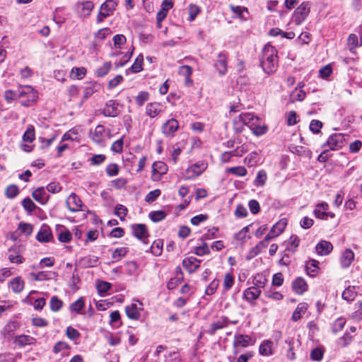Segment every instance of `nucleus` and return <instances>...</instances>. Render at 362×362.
<instances>
[{"mask_svg": "<svg viewBox=\"0 0 362 362\" xmlns=\"http://www.w3.org/2000/svg\"><path fill=\"white\" fill-rule=\"evenodd\" d=\"M346 325V319L344 317L337 318L332 324V331L333 333L337 334V332L342 330L344 325Z\"/></svg>", "mask_w": 362, "mask_h": 362, "instance_id": "obj_44", "label": "nucleus"}, {"mask_svg": "<svg viewBox=\"0 0 362 362\" xmlns=\"http://www.w3.org/2000/svg\"><path fill=\"white\" fill-rule=\"evenodd\" d=\"M323 351L320 348L314 349L310 353V358L313 361H320L323 358Z\"/></svg>", "mask_w": 362, "mask_h": 362, "instance_id": "obj_64", "label": "nucleus"}, {"mask_svg": "<svg viewBox=\"0 0 362 362\" xmlns=\"http://www.w3.org/2000/svg\"><path fill=\"white\" fill-rule=\"evenodd\" d=\"M49 304H50V309L54 312H57L61 309V308L62 307L63 303L57 296H52L50 299Z\"/></svg>", "mask_w": 362, "mask_h": 362, "instance_id": "obj_55", "label": "nucleus"}, {"mask_svg": "<svg viewBox=\"0 0 362 362\" xmlns=\"http://www.w3.org/2000/svg\"><path fill=\"white\" fill-rule=\"evenodd\" d=\"M354 259V253L353 252V251L350 249L345 250L341 257V264L342 267H349L352 263Z\"/></svg>", "mask_w": 362, "mask_h": 362, "instance_id": "obj_29", "label": "nucleus"}, {"mask_svg": "<svg viewBox=\"0 0 362 362\" xmlns=\"http://www.w3.org/2000/svg\"><path fill=\"white\" fill-rule=\"evenodd\" d=\"M143 61H144L143 55L142 54L138 55L137 57L136 58L134 64L129 68L131 71L132 73L140 72L143 69V67H142Z\"/></svg>", "mask_w": 362, "mask_h": 362, "instance_id": "obj_41", "label": "nucleus"}, {"mask_svg": "<svg viewBox=\"0 0 362 362\" xmlns=\"http://www.w3.org/2000/svg\"><path fill=\"white\" fill-rule=\"evenodd\" d=\"M276 48L269 44L264 47L259 64L267 74H272L276 71L279 63Z\"/></svg>", "mask_w": 362, "mask_h": 362, "instance_id": "obj_1", "label": "nucleus"}, {"mask_svg": "<svg viewBox=\"0 0 362 362\" xmlns=\"http://www.w3.org/2000/svg\"><path fill=\"white\" fill-rule=\"evenodd\" d=\"M179 75L185 77V84L187 86H191L193 84V81L191 78L192 74V69L188 65H183L179 68Z\"/></svg>", "mask_w": 362, "mask_h": 362, "instance_id": "obj_22", "label": "nucleus"}, {"mask_svg": "<svg viewBox=\"0 0 362 362\" xmlns=\"http://www.w3.org/2000/svg\"><path fill=\"white\" fill-rule=\"evenodd\" d=\"M8 259L12 263L21 264L24 261V258L20 255L16 248H11L8 251Z\"/></svg>", "mask_w": 362, "mask_h": 362, "instance_id": "obj_34", "label": "nucleus"}, {"mask_svg": "<svg viewBox=\"0 0 362 362\" xmlns=\"http://www.w3.org/2000/svg\"><path fill=\"white\" fill-rule=\"evenodd\" d=\"M230 324V320L226 316H221L216 321L210 325V327L207 331L210 335H214L218 329H221L228 327Z\"/></svg>", "mask_w": 362, "mask_h": 362, "instance_id": "obj_10", "label": "nucleus"}, {"mask_svg": "<svg viewBox=\"0 0 362 362\" xmlns=\"http://www.w3.org/2000/svg\"><path fill=\"white\" fill-rule=\"evenodd\" d=\"M98 264V258L95 255H86L78 260V264L83 268L93 267Z\"/></svg>", "mask_w": 362, "mask_h": 362, "instance_id": "obj_20", "label": "nucleus"}, {"mask_svg": "<svg viewBox=\"0 0 362 362\" xmlns=\"http://www.w3.org/2000/svg\"><path fill=\"white\" fill-rule=\"evenodd\" d=\"M206 168L204 162H198L186 170L185 180H191L200 175Z\"/></svg>", "mask_w": 362, "mask_h": 362, "instance_id": "obj_8", "label": "nucleus"}, {"mask_svg": "<svg viewBox=\"0 0 362 362\" xmlns=\"http://www.w3.org/2000/svg\"><path fill=\"white\" fill-rule=\"evenodd\" d=\"M228 173H231L233 175L239 176V177H243L247 175V170L243 166H236V167H232L229 168L226 170Z\"/></svg>", "mask_w": 362, "mask_h": 362, "instance_id": "obj_50", "label": "nucleus"}, {"mask_svg": "<svg viewBox=\"0 0 362 362\" xmlns=\"http://www.w3.org/2000/svg\"><path fill=\"white\" fill-rule=\"evenodd\" d=\"M164 362H182V358L177 351H170L165 355Z\"/></svg>", "mask_w": 362, "mask_h": 362, "instance_id": "obj_45", "label": "nucleus"}, {"mask_svg": "<svg viewBox=\"0 0 362 362\" xmlns=\"http://www.w3.org/2000/svg\"><path fill=\"white\" fill-rule=\"evenodd\" d=\"M18 99L23 106H30L37 100V93L31 86H25L20 87L17 90Z\"/></svg>", "mask_w": 362, "mask_h": 362, "instance_id": "obj_3", "label": "nucleus"}, {"mask_svg": "<svg viewBox=\"0 0 362 362\" xmlns=\"http://www.w3.org/2000/svg\"><path fill=\"white\" fill-rule=\"evenodd\" d=\"M161 105L159 103H150L146 107V114L151 118H154L159 115L161 110Z\"/></svg>", "mask_w": 362, "mask_h": 362, "instance_id": "obj_28", "label": "nucleus"}, {"mask_svg": "<svg viewBox=\"0 0 362 362\" xmlns=\"http://www.w3.org/2000/svg\"><path fill=\"white\" fill-rule=\"evenodd\" d=\"M86 74V69L84 67H74L71 71L70 76L74 79H82Z\"/></svg>", "mask_w": 362, "mask_h": 362, "instance_id": "obj_40", "label": "nucleus"}, {"mask_svg": "<svg viewBox=\"0 0 362 362\" xmlns=\"http://www.w3.org/2000/svg\"><path fill=\"white\" fill-rule=\"evenodd\" d=\"M215 67L220 75H224L227 71V57L226 54L220 52L218 55V59L215 63Z\"/></svg>", "mask_w": 362, "mask_h": 362, "instance_id": "obj_21", "label": "nucleus"}, {"mask_svg": "<svg viewBox=\"0 0 362 362\" xmlns=\"http://www.w3.org/2000/svg\"><path fill=\"white\" fill-rule=\"evenodd\" d=\"M356 296L355 286L347 287L342 293V298L347 301H352Z\"/></svg>", "mask_w": 362, "mask_h": 362, "instance_id": "obj_39", "label": "nucleus"}, {"mask_svg": "<svg viewBox=\"0 0 362 362\" xmlns=\"http://www.w3.org/2000/svg\"><path fill=\"white\" fill-rule=\"evenodd\" d=\"M345 139L343 134H332L329 136L326 143L323 144V146H329L332 151H335L341 148L344 144Z\"/></svg>", "mask_w": 362, "mask_h": 362, "instance_id": "obj_6", "label": "nucleus"}, {"mask_svg": "<svg viewBox=\"0 0 362 362\" xmlns=\"http://www.w3.org/2000/svg\"><path fill=\"white\" fill-rule=\"evenodd\" d=\"M253 344L254 341L250 336L242 334H235L233 344L234 355L239 353L238 347L246 348L253 345Z\"/></svg>", "mask_w": 362, "mask_h": 362, "instance_id": "obj_4", "label": "nucleus"}, {"mask_svg": "<svg viewBox=\"0 0 362 362\" xmlns=\"http://www.w3.org/2000/svg\"><path fill=\"white\" fill-rule=\"evenodd\" d=\"M166 215L167 214L165 211L159 210L151 211L149 214V218L153 222L157 223L163 220L166 217Z\"/></svg>", "mask_w": 362, "mask_h": 362, "instance_id": "obj_47", "label": "nucleus"}, {"mask_svg": "<svg viewBox=\"0 0 362 362\" xmlns=\"http://www.w3.org/2000/svg\"><path fill=\"white\" fill-rule=\"evenodd\" d=\"M259 354L262 356H269L272 354V342L269 341H263L259 346Z\"/></svg>", "mask_w": 362, "mask_h": 362, "instance_id": "obj_46", "label": "nucleus"}, {"mask_svg": "<svg viewBox=\"0 0 362 362\" xmlns=\"http://www.w3.org/2000/svg\"><path fill=\"white\" fill-rule=\"evenodd\" d=\"M78 132L76 129H70L69 131H68L63 135V136L62 138V141H68V140L76 141V140H78Z\"/></svg>", "mask_w": 362, "mask_h": 362, "instance_id": "obj_56", "label": "nucleus"}, {"mask_svg": "<svg viewBox=\"0 0 362 362\" xmlns=\"http://www.w3.org/2000/svg\"><path fill=\"white\" fill-rule=\"evenodd\" d=\"M234 284V278L230 273H227L224 276L223 280V290L224 292L229 291Z\"/></svg>", "mask_w": 362, "mask_h": 362, "instance_id": "obj_51", "label": "nucleus"}, {"mask_svg": "<svg viewBox=\"0 0 362 362\" xmlns=\"http://www.w3.org/2000/svg\"><path fill=\"white\" fill-rule=\"evenodd\" d=\"M18 229L22 233H24L26 235H30L33 233V227L30 223H20Z\"/></svg>", "mask_w": 362, "mask_h": 362, "instance_id": "obj_61", "label": "nucleus"}, {"mask_svg": "<svg viewBox=\"0 0 362 362\" xmlns=\"http://www.w3.org/2000/svg\"><path fill=\"white\" fill-rule=\"evenodd\" d=\"M200 262L196 257H189L183 259L182 266L189 273H193L199 267Z\"/></svg>", "mask_w": 362, "mask_h": 362, "instance_id": "obj_16", "label": "nucleus"}, {"mask_svg": "<svg viewBox=\"0 0 362 362\" xmlns=\"http://www.w3.org/2000/svg\"><path fill=\"white\" fill-rule=\"evenodd\" d=\"M23 139L26 142H32L35 140V129L32 125H29L23 136Z\"/></svg>", "mask_w": 362, "mask_h": 362, "instance_id": "obj_53", "label": "nucleus"}, {"mask_svg": "<svg viewBox=\"0 0 362 362\" xmlns=\"http://www.w3.org/2000/svg\"><path fill=\"white\" fill-rule=\"evenodd\" d=\"M257 122H255V125L251 126L250 128L252 131L253 134L257 136H261L264 134L267 131V127L265 126L258 125Z\"/></svg>", "mask_w": 362, "mask_h": 362, "instance_id": "obj_57", "label": "nucleus"}, {"mask_svg": "<svg viewBox=\"0 0 362 362\" xmlns=\"http://www.w3.org/2000/svg\"><path fill=\"white\" fill-rule=\"evenodd\" d=\"M267 281V280L264 276L257 274L254 276L252 287H257L260 289L261 288L264 287Z\"/></svg>", "mask_w": 362, "mask_h": 362, "instance_id": "obj_52", "label": "nucleus"}, {"mask_svg": "<svg viewBox=\"0 0 362 362\" xmlns=\"http://www.w3.org/2000/svg\"><path fill=\"white\" fill-rule=\"evenodd\" d=\"M322 127V123L317 119H313L310 124V130L314 134H317L320 132Z\"/></svg>", "mask_w": 362, "mask_h": 362, "instance_id": "obj_63", "label": "nucleus"}, {"mask_svg": "<svg viewBox=\"0 0 362 362\" xmlns=\"http://www.w3.org/2000/svg\"><path fill=\"white\" fill-rule=\"evenodd\" d=\"M127 211V209L122 204H117L115 206V215L117 216L121 221L124 220Z\"/></svg>", "mask_w": 362, "mask_h": 362, "instance_id": "obj_54", "label": "nucleus"}, {"mask_svg": "<svg viewBox=\"0 0 362 362\" xmlns=\"http://www.w3.org/2000/svg\"><path fill=\"white\" fill-rule=\"evenodd\" d=\"M300 239L296 235H292L288 241L286 250L289 252H294L299 246Z\"/></svg>", "mask_w": 362, "mask_h": 362, "instance_id": "obj_35", "label": "nucleus"}, {"mask_svg": "<svg viewBox=\"0 0 362 362\" xmlns=\"http://www.w3.org/2000/svg\"><path fill=\"white\" fill-rule=\"evenodd\" d=\"M261 294V290L257 287H249L243 292V298L245 299L249 303L254 305H255V300H257Z\"/></svg>", "mask_w": 362, "mask_h": 362, "instance_id": "obj_11", "label": "nucleus"}, {"mask_svg": "<svg viewBox=\"0 0 362 362\" xmlns=\"http://www.w3.org/2000/svg\"><path fill=\"white\" fill-rule=\"evenodd\" d=\"M122 272H126L129 275H133L136 272L137 264L134 261L127 262L122 267Z\"/></svg>", "mask_w": 362, "mask_h": 362, "instance_id": "obj_37", "label": "nucleus"}, {"mask_svg": "<svg viewBox=\"0 0 362 362\" xmlns=\"http://www.w3.org/2000/svg\"><path fill=\"white\" fill-rule=\"evenodd\" d=\"M293 290L298 295L303 294L308 290V284L302 277L296 278L292 283Z\"/></svg>", "mask_w": 362, "mask_h": 362, "instance_id": "obj_23", "label": "nucleus"}, {"mask_svg": "<svg viewBox=\"0 0 362 362\" xmlns=\"http://www.w3.org/2000/svg\"><path fill=\"white\" fill-rule=\"evenodd\" d=\"M113 12V3L112 0H107L105 3H103L98 16V21H103V19L109 16H110Z\"/></svg>", "mask_w": 362, "mask_h": 362, "instance_id": "obj_14", "label": "nucleus"}, {"mask_svg": "<svg viewBox=\"0 0 362 362\" xmlns=\"http://www.w3.org/2000/svg\"><path fill=\"white\" fill-rule=\"evenodd\" d=\"M105 127L103 125H98L93 132H90V136L95 143H100L104 138Z\"/></svg>", "mask_w": 362, "mask_h": 362, "instance_id": "obj_30", "label": "nucleus"}, {"mask_svg": "<svg viewBox=\"0 0 362 362\" xmlns=\"http://www.w3.org/2000/svg\"><path fill=\"white\" fill-rule=\"evenodd\" d=\"M37 340L35 338L26 334L18 335L15 337L14 344L19 347H23L28 345H33L36 343Z\"/></svg>", "mask_w": 362, "mask_h": 362, "instance_id": "obj_19", "label": "nucleus"}, {"mask_svg": "<svg viewBox=\"0 0 362 362\" xmlns=\"http://www.w3.org/2000/svg\"><path fill=\"white\" fill-rule=\"evenodd\" d=\"M332 249V243L327 240L320 241L315 247L316 252L320 255H327L331 252Z\"/></svg>", "mask_w": 362, "mask_h": 362, "instance_id": "obj_24", "label": "nucleus"}, {"mask_svg": "<svg viewBox=\"0 0 362 362\" xmlns=\"http://www.w3.org/2000/svg\"><path fill=\"white\" fill-rule=\"evenodd\" d=\"M153 174L158 173L159 175L165 174L167 171L166 165L161 161L155 162L152 166Z\"/></svg>", "mask_w": 362, "mask_h": 362, "instance_id": "obj_49", "label": "nucleus"}, {"mask_svg": "<svg viewBox=\"0 0 362 362\" xmlns=\"http://www.w3.org/2000/svg\"><path fill=\"white\" fill-rule=\"evenodd\" d=\"M319 262L315 259H310L305 264V272L311 277H315L319 272Z\"/></svg>", "mask_w": 362, "mask_h": 362, "instance_id": "obj_27", "label": "nucleus"}, {"mask_svg": "<svg viewBox=\"0 0 362 362\" xmlns=\"http://www.w3.org/2000/svg\"><path fill=\"white\" fill-rule=\"evenodd\" d=\"M126 40V37L123 35H115V64L117 67L123 66L129 61L132 57V52L129 50L122 51L120 45H124Z\"/></svg>", "mask_w": 362, "mask_h": 362, "instance_id": "obj_2", "label": "nucleus"}, {"mask_svg": "<svg viewBox=\"0 0 362 362\" xmlns=\"http://www.w3.org/2000/svg\"><path fill=\"white\" fill-rule=\"evenodd\" d=\"M258 153L255 151L250 153L245 159L244 163L249 167L255 166L258 163Z\"/></svg>", "mask_w": 362, "mask_h": 362, "instance_id": "obj_42", "label": "nucleus"}, {"mask_svg": "<svg viewBox=\"0 0 362 362\" xmlns=\"http://www.w3.org/2000/svg\"><path fill=\"white\" fill-rule=\"evenodd\" d=\"M11 290L16 293H21L24 288V281L21 276H17L10 281Z\"/></svg>", "mask_w": 362, "mask_h": 362, "instance_id": "obj_33", "label": "nucleus"}, {"mask_svg": "<svg viewBox=\"0 0 362 362\" xmlns=\"http://www.w3.org/2000/svg\"><path fill=\"white\" fill-rule=\"evenodd\" d=\"M328 208L327 203L325 202L317 204L313 211L315 217L320 219H327L329 214L327 212Z\"/></svg>", "mask_w": 362, "mask_h": 362, "instance_id": "obj_25", "label": "nucleus"}, {"mask_svg": "<svg viewBox=\"0 0 362 362\" xmlns=\"http://www.w3.org/2000/svg\"><path fill=\"white\" fill-rule=\"evenodd\" d=\"M267 179V175L264 170H261L257 173V175L254 181V185L255 186H263L264 185Z\"/></svg>", "mask_w": 362, "mask_h": 362, "instance_id": "obj_48", "label": "nucleus"}, {"mask_svg": "<svg viewBox=\"0 0 362 362\" xmlns=\"http://www.w3.org/2000/svg\"><path fill=\"white\" fill-rule=\"evenodd\" d=\"M179 128V123L175 119H170L167 120L161 127L162 133L165 136H173L174 134Z\"/></svg>", "mask_w": 362, "mask_h": 362, "instance_id": "obj_9", "label": "nucleus"}, {"mask_svg": "<svg viewBox=\"0 0 362 362\" xmlns=\"http://www.w3.org/2000/svg\"><path fill=\"white\" fill-rule=\"evenodd\" d=\"M67 208L71 211H78L81 210L82 202L80 198L75 194L71 193L66 199Z\"/></svg>", "mask_w": 362, "mask_h": 362, "instance_id": "obj_15", "label": "nucleus"}, {"mask_svg": "<svg viewBox=\"0 0 362 362\" xmlns=\"http://www.w3.org/2000/svg\"><path fill=\"white\" fill-rule=\"evenodd\" d=\"M33 199L40 204H45L49 199V194L44 187H38L32 193Z\"/></svg>", "mask_w": 362, "mask_h": 362, "instance_id": "obj_18", "label": "nucleus"}, {"mask_svg": "<svg viewBox=\"0 0 362 362\" xmlns=\"http://www.w3.org/2000/svg\"><path fill=\"white\" fill-rule=\"evenodd\" d=\"M308 308V305L306 303H300L296 310H294L291 320L293 322H297L302 317V315L304 314Z\"/></svg>", "mask_w": 362, "mask_h": 362, "instance_id": "obj_32", "label": "nucleus"}, {"mask_svg": "<svg viewBox=\"0 0 362 362\" xmlns=\"http://www.w3.org/2000/svg\"><path fill=\"white\" fill-rule=\"evenodd\" d=\"M286 226V221L281 220L272 226L270 230V233H273L276 237L284 231Z\"/></svg>", "mask_w": 362, "mask_h": 362, "instance_id": "obj_43", "label": "nucleus"}, {"mask_svg": "<svg viewBox=\"0 0 362 362\" xmlns=\"http://www.w3.org/2000/svg\"><path fill=\"white\" fill-rule=\"evenodd\" d=\"M132 228L133 234L137 239L141 240L144 244L148 243V238L149 237V233L145 224H134Z\"/></svg>", "mask_w": 362, "mask_h": 362, "instance_id": "obj_7", "label": "nucleus"}, {"mask_svg": "<svg viewBox=\"0 0 362 362\" xmlns=\"http://www.w3.org/2000/svg\"><path fill=\"white\" fill-rule=\"evenodd\" d=\"M310 13V4L303 2L294 11L293 19L296 25L301 24Z\"/></svg>", "mask_w": 362, "mask_h": 362, "instance_id": "obj_5", "label": "nucleus"}, {"mask_svg": "<svg viewBox=\"0 0 362 362\" xmlns=\"http://www.w3.org/2000/svg\"><path fill=\"white\" fill-rule=\"evenodd\" d=\"M18 327L19 324L17 322L13 321L7 323L2 330L4 337L7 339H11Z\"/></svg>", "mask_w": 362, "mask_h": 362, "instance_id": "obj_26", "label": "nucleus"}, {"mask_svg": "<svg viewBox=\"0 0 362 362\" xmlns=\"http://www.w3.org/2000/svg\"><path fill=\"white\" fill-rule=\"evenodd\" d=\"M238 117L246 125L250 127L251 126L255 125V122H258L259 119L257 117H255L253 113L251 112H244L241 113Z\"/></svg>", "mask_w": 362, "mask_h": 362, "instance_id": "obj_31", "label": "nucleus"}, {"mask_svg": "<svg viewBox=\"0 0 362 362\" xmlns=\"http://www.w3.org/2000/svg\"><path fill=\"white\" fill-rule=\"evenodd\" d=\"M19 193V189L16 185H12L8 186L6 189V195L9 199L16 197Z\"/></svg>", "mask_w": 362, "mask_h": 362, "instance_id": "obj_60", "label": "nucleus"}, {"mask_svg": "<svg viewBox=\"0 0 362 362\" xmlns=\"http://www.w3.org/2000/svg\"><path fill=\"white\" fill-rule=\"evenodd\" d=\"M22 205L25 210L28 212L33 211L36 207L35 203L29 197H26L22 201Z\"/></svg>", "mask_w": 362, "mask_h": 362, "instance_id": "obj_59", "label": "nucleus"}, {"mask_svg": "<svg viewBox=\"0 0 362 362\" xmlns=\"http://www.w3.org/2000/svg\"><path fill=\"white\" fill-rule=\"evenodd\" d=\"M150 94L147 91H141L135 97V103L139 107H141L149 100Z\"/></svg>", "mask_w": 362, "mask_h": 362, "instance_id": "obj_38", "label": "nucleus"}, {"mask_svg": "<svg viewBox=\"0 0 362 362\" xmlns=\"http://www.w3.org/2000/svg\"><path fill=\"white\" fill-rule=\"evenodd\" d=\"M143 304L140 303V306L136 303H132L129 305L126 306L125 312L127 317L132 320H139L141 315V311L143 310Z\"/></svg>", "mask_w": 362, "mask_h": 362, "instance_id": "obj_17", "label": "nucleus"}, {"mask_svg": "<svg viewBox=\"0 0 362 362\" xmlns=\"http://www.w3.org/2000/svg\"><path fill=\"white\" fill-rule=\"evenodd\" d=\"M195 255L198 256H203L210 253V250L206 243H204L202 246L196 247L194 249Z\"/></svg>", "mask_w": 362, "mask_h": 362, "instance_id": "obj_62", "label": "nucleus"}, {"mask_svg": "<svg viewBox=\"0 0 362 362\" xmlns=\"http://www.w3.org/2000/svg\"><path fill=\"white\" fill-rule=\"evenodd\" d=\"M52 238L50 228L47 224H42L36 235V239L40 243H48Z\"/></svg>", "mask_w": 362, "mask_h": 362, "instance_id": "obj_13", "label": "nucleus"}, {"mask_svg": "<svg viewBox=\"0 0 362 362\" xmlns=\"http://www.w3.org/2000/svg\"><path fill=\"white\" fill-rule=\"evenodd\" d=\"M93 4L90 1L78 2L76 4V10L81 17L88 16L93 8Z\"/></svg>", "mask_w": 362, "mask_h": 362, "instance_id": "obj_12", "label": "nucleus"}, {"mask_svg": "<svg viewBox=\"0 0 362 362\" xmlns=\"http://www.w3.org/2000/svg\"><path fill=\"white\" fill-rule=\"evenodd\" d=\"M163 243L160 239L155 240L150 247L151 252L155 256H159L162 253Z\"/></svg>", "mask_w": 362, "mask_h": 362, "instance_id": "obj_36", "label": "nucleus"}, {"mask_svg": "<svg viewBox=\"0 0 362 362\" xmlns=\"http://www.w3.org/2000/svg\"><path fill=\"white\" fill-rule=\"evenodd\" d=\"M219 285V281L218 279H214L209 285L206 287L205 290V294L208 296L213 295L216 289L218 288Z\"/></svg>", "mask_w": 362, "mask_h": 362, "instance_id": "obj_58", "label": "nucleus"}]
</instances>
